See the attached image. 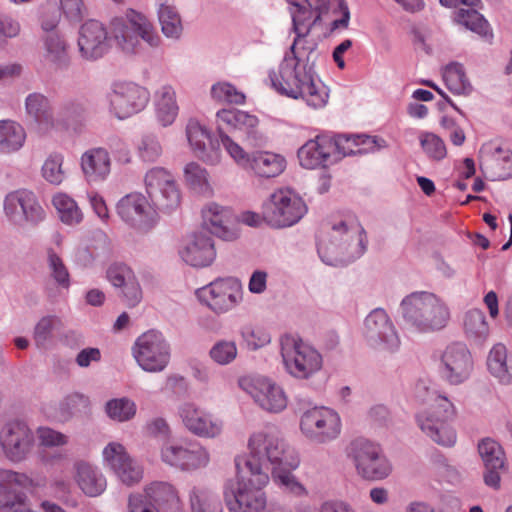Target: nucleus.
I'll return each instance as SVG.
<instances>
[{"label": "nucleus", "instance_id": "f257e3e1", "mask_svg": "<svg viewBox=\"0 0 512 512\" xmlns=\"http://www.w3.org/2000/svg\"><path fill=\"white\" fill-rule=\"evenodd\" d=\"M296 37L277 69L268 73L270 86L280 95L301 100L311 109L324 108L329 88L314 70L316 43L308 38L310 29L327 15L330 0H286Z\"/></svg>", "mask_w": 512, "mask_h": 512}, {"label": "nucleus", "instance_id": "f03ea898", "mask_svg": "<svg viewBox=\"0 0 512 512\" xmlns=\"http://www.w3.org/2000/svg\"><path fill=\"white\" fill-rule=\"evenodd\" d=\"M148 197L131 192L116 203V213L129 227L148 231L158 221V210L172 212L181 203V192L173 174L163 167H152L144 175Z\"/></svg>", "mask_w": 512, "mask_h": 512}, {"label": "nucleus", "instance_id": "7ed1b4c3", "mask_svg": "<svg viewBox=\"0 0 512 512\" xmlns=\"http://www.w3.org/2000/svg\"><path fill=\"white\" fill-rule=\"evenodd\" d=\"M367 249L366 232L355 215L334 218L320 234L317 252L327 265H345L360 258Z\"/></svg>", "mask_w": 512, "mask_h": 512}, {"label": "nucleus", "instance_id": "20e7f679", "mask_svg": "<svg viewBox=\"0 0 512 512\" xmlns=\"http://www.w3.org/2000/svg\"><path fill=\"white\" fill-rule=\"evenodd\" d=\"M414 396L420 403L427 405L415 416L421 432L437 445L453 447L457 441V432L453 426L457 415L454 403L432 389L426 381L416 383Z\"/></svg>", "mask_w": 512, "mask_h": 512}, {"label": "nucleus", "instance_id": "39448f33", "mask_svg": "<svg viewBox=\"0 0 512 512\" xmlns=\"http://www.w3.org/2000/svg\"><path fill=\"white\" fill-rule=\"evenodd\" d=\"M247 447L249 453L235 459L236 471L242 475L252 474L254 468L269 475V465L272 469L278 465L290 469L299 466V458L275 427L267 426L252 432Z\"/></svg>", "mask_w": 512, "mask_h": 512}, {"label": "nucleus", "instance_id": "423d86ee", "mask_svg": "<svg viewBox=\"0 0 512 512\" xmlns=\"http://www.w3.org/2000/svg\"><path fill=\"white\" fill-rule=\"evenodd\" d=\"M399 313L407 329L420 335L441 332L452 319L447 300L429 290H416L405 295L399 303Z\"/></svg>", "mask_w": 512, "mask_h": 512}, {"label": "nucleus", "instance_id": "0eeeda50", "mask_svg": "<svg viewBox=\"0 0 512 512\" xmlns=\"http://www.w3.org/2000/svg\"><path fill=\"white\" fill-rule=\"evenodd\" d=\"M109 31L116 46L126 54L137 53L141 49V41L153 48L158 47L161 41L148 16L134 9L113 17Z\"/></svg>", "mask_w": 512, "mask_h": 512}, {"label": "nucleus", "instance_id": "6e6552de", "mask_svg": "<svg viewBox=\"0 0 512 512\" xmlns=\"http://www.w3.org/2000/svg\"><path fill=\"white\" fill-rule=\"evenodd\" d=\"M146 497L160 512H182L183 501L170 482L153 481L144 486ZM190 512H222L218 497L211 491L193 487L189 492Z\"/></svg>", "mask_w": 512, "mask_h": 512}, {"label": "nucleus", "instance_id": "1a4fd4ad", "mask_svg": "<svg viewBox=\"0 0 512 512\" xmlns=\"http://www.w3.org/2000/svg\"><path fill=\"white\" fill-rule=\"evenodd\" d=\"M284 371L295 380H309L322 371L324 359L311 343L294 333H284L278 339Z\"/></svg>", "mask_w": 512, "mask_h": 512}, {"label": "nucleus", "instance_id": "9d476101", "mask_svg": "<svg viewBox=\"0 0 512 512\" xmlns=\"http://www.w3.org/2000/svg\"><path fill=\"white\" fill-rule=\"evenodd\" d=\"M252 474L229 479L224 486V500L229 512H263L267 506L263 488L269 483V475L254 468Z\"/></svg>", "mask_w": 512, "mask_h": 512}, {"label": "nucleus", "instance_id": "9b49d317", "mask_svg": "<svg viewBox=\"0 0 512 512\" xmlns=\"http://www.w3.org/2000/svg\"><path fill=\"white\" fill-rule=\"evenodd\" d=\"M25 111L32 121L33 129L41 136H48L67 130V119L81 116L83 106L78 102L69 101L55 115L48 97L34 92L25 99Z\"/></svg>", "mask_w": 512, "mask_h": 512}, {"label": "nucleus", "instance_id": "f8f14e48", "mask_svg": "<svg viewBox=\"0 0 512 512\" xmlns=\"http://www.w3.org/2000/svg\"><path fill=\"white\" fill-rule=\"evenodd\" d=\"M220 143L236 166L251 172L258 178L278 177L287 167L284 155L269 150L249 152L225 133L220 134Z\"/></svg>", "mask_w": 512, "mask_h": 512}, {"label": "nucleus", "instance_id": "ddd939ff", "mask_svg": "<svg viewBox=\"0 0 512 512\" xmlns=\"http://www.w3.org/2000/svg\"><path fill=\"white\" fill-rule=\"evenodd\" d=\"M347 457L356 475L366 481H382L393 471L392 463L380 444L366 438L354 439L347 447Z\"/></svg>", "mask_w": 512, "mask_h": 512}, {"label": "nucleus", "instance_id": "4468645a", "mask_svg": "<svg viewBox=\"0 0 512 512\" xmlns=\"http://www.w3.org/2000/svg\"><path fill=\"white\" fill-rule=\"evenodd\" d=\"M304 199L288 187L275 189L263 202L264 223L273 229L289 228L307 214Z\"/></svg>", "mask_w": 512, "mask_h": 512}, {"label": "nucleus", "instance_id": "2eb2a0df", "mask_svg": "<svg viewBox=\"0 0 512 512\" xmlns=\"http://www.w3.org/2000/svg\"><path fill=\"white\" fill-rule=\"evenodd\" d=\"M238 386L265 414L279 415L288 408V393L279 382L269 376L245 375L238 379Z\"/></svg>", "mask_w": 512, "mask_h": 512}, {"label": "nucleus", "instance_id": "dca6fc26", "mask_svg": "<svg viewBox=\"0 0 512 512\" xmlns=\"http://www.w3.org/2000/svg\"><path fill=\"white\" fill-rule=\"evenodd\" d=\"M159 457L162 463L181 472H195L210 463L208 448L189 437L164 441L159 448Z\"/></svg>", "mask_w": 512, "mask_h": 512}, {"label": "nucleus", "instance_id": "f3484780", "mask_svg": "<svg viewBox=\"0 0 512 512\" xmlns=\"http://www.w3.org/2000/svg\"><path fill=\"white\" fill-rule=\"evenodd\" d=\"M342 418L338 411L327 406H315L305 410L299 419L301 434L315 444H328L342 433Z\"/></svg>", "mask_w": 512, "mask_h": 512}, {"label": "nucleus", "instance_id": "a211bd4d", "mask_svg": "<svg viewBox=\"0 0 512 512\" xmlns=\"http://www.w3.org/2000/svg\"><path fill=\"white\" fill-rule=\"evenodd\" d=\"M241 282L233 277H222L196 289L198 302L216 315L235 310L243 301Z\"/></svg>", "mask_w": 512, "mask_h": 512}, {"label": "nucleus", "instance_id": "6ab92c4d", "mask_svg": "<svg viewBox=\"0 0 512 512\" xmlns=\"http://www.w3.org/2000/svg\"><path fill=\"white\" fill-rule=\"evenodd\" d=\"M108 111L117 119H128L143 111L149 101L147 88L131 81H114L106 92Z\"/></svg>", "mask_w": 512, "mask_h": 512}, {"label": "nucleus", "instance_id": "aec40b11", "mask_svg": "<svg viewBox=\"0 0 512 512\" xmlns=\"http://www.w3.org/2000/svg\"><path fill=\"white\" fill-rule=\"evenodd\" d=\"M132 356L143 371L160 373L170 363L171 347L160 331L152 329L137 337L132 346Z\"/></svg>", "mask_w": 512, "mask_h": 512}, {"label": "nucleus", "instance_id": "412c9836", "mask_svg": "<svg viewBox=\"0 0 512 512\" xmlns=\"http://www.w3.org/2000/svg\"><path fill=\"white\" fill-rule=\"evenodd\" d=\"M362 335L373 350L394 354L400 350L401 338L388 312L383 308L371 310L363 321Z\"/></svg>", "mask_w": 512, "mask_h": 512}, {"label": "nucleus", "instance_id": "4be33fe9", "mask_svg": "<svg viewBox=\"0 0 512 512\" xmlns=\"http://www.w3.org/2000/svg\"><path fill=\"white\" fill-rule=\"evenodd\" d=\"M6 220L17 230L35 226L46 218V212L34 192L16 189L6 194L3 200Z\"/></svg>", "mask_w": 512, "mask_h": 512}, {"label": "nucleus", "instance_id": "5701e85b", "mask_svg": "<svg viewBox=\"0 0 512 512\" xmlns=\"http://www.w3.org/2000/svg\"><path fill=\"white\" fill-rule=\"evenodd\" d=\"M35 447V434L23 421L9 420L0 427V452L10 463L26 461Z\"/></svg>", "mask_w": 512, "mask_h": 512}, {"label": "nucleus", "instance_id": "b1692460", "mask_svg": "<svg viewBox=\"0 0 512 512\" xmlns=\"http://www.w3.org/2000/svg\"><path fill=\"white\" fill-rule=\"evenodd\" d=\"M439 373L451 385L466 382L474 368V361L467 345L462 342L448 344L440 353Z\"/></svg>", "mask_w": 512, "mask_h": 512}, {"label": "nucleus", "instance_id": "393cba45", "mask_svg": "<svg viewBox=\"0 0 512 512\" xmlns=\"http://www.w3.org/2000/svg\"><path fill=\"white\" fill-rule=\"evenodd\" d=\"M112 43L109 28L100 21L90 19L79 27L77 48L82 59L93 61L102 58L109 52Z\"/></svg>", "mask_w": 512, "mask_h": 512}, {"label": "nucleus", "instance_id": "a878e982", "mask_svg": "<svg viewBox=\"0 0 512 512\" xmlns=\"http://www.w3.org/2000/svg\"><path fill=\"white\" fill-rule=\"evenodd\" d=\"M479 166L484 177L501 181L512 177V149L495 141L482 144L479 150Z\"/></svg>", "mask_w": 512, "mask_h": 512}, {"label": "nucleus", "instance_id": "bb28decb", "mask_svg": "<svg viewBox=\"0 0 512 512\" xmlns=\"http://www.w3.org/2000/svg\"><path fill=\"white\" fill-rule=\"evenodd\" d=\"M185 136L190 150L204 163L218 165L222 154L219 148L221 143L213 142L211 130L195 118L187 121Z\"/></svg>", "mask_w": 512, "mask_h": 512}, {"label": "nucleus", "instance_id": "cd10ccee", "mask_svg": "<svg viewBox=\"0 0 512 512\" xmlns=\"http://www.w3.org/2000/svg\"><path fill=\"white\" fill-rule=\"evenodd\" d=\"M179 258L186 265L203 269L211 266L217 256L213 239L205 233H193L181 242Z\"/></svg>", "mask_w": 512, "mask_h": 512}, {"label": "nucleus", "instance_id": "c85d7f7f", "mask_svg": "<svg viewBox=\"0 0 512 512\" xmlns=\"http://www.w3.org/2000/svg\"><path fill=\"white\" fill-rule=\"evenodd\" d=\"M203 224L218 238L232 241L238 238L237 217L233 211L217 203H210L202 211Z\"/></svg>", "mask_w": 512, "mask_h": 512}, {"label": "nucleus", "instance_id": "c756f323", "mask_svg": "<svg viewBox=\"0 0 512 512\" xmlns=\"http://www.w3.org/2000/svg\"><path fill=\"white\" fill-rule=\"evenodd\" d=\"M72 477L78 489L87 497H99L107 489L108 483L105 474L90 461L75 460L72 465Z\"/></svg>", "mask_w": 512, "mask_h": 512}, {"label": "nucleus", "instance_id": "7c9ffc66", "mask_svg": "<svg viewBox=\"0 0 512 512\" xmlns=\"http://www.w3.org/2000/svg\"><path fill=\"white\" fill-rule=\"evenodd\" d=\"M35 487L34 480L26 473L12 469L0 468V510L6 511L26 500L24 492L17 488L28 489Z\"/></svg>", "mask_w": 512, "mask_h": 512}, {"label": "nucleus", "instance_id": "2f4dec72", "mask_svg": "<svg viewBox=\"0 0 512 512\" xmlns=\"http://www.w3.org/2000/svg\"><path fill=\"white\" fill-rule=\"evenodd\" d=\"M330 135H317L307 140L297 150V159L304 169L326 168L334 163Z\"/></svg>", "mask_w": 512, "mask_h": 512}, {"label": "nucleus", "instance_id": "473e14b6", "mask_svg": "<svg viewBox=\"0 0 512 512\" xmlns=\"http://www.w3.org/2000/svg\"><path fill=\"white\" fill-rule=\"evenodd\" d=\"M79 166L86 182H104L111 174V155L104 147L89 148L81 154Z\"/></svg>", "mask_w": 512, "mask_h": 512}, {"label": "nucleus", "instance_id": "72a5a7b5", "mask_svg": "<svg viewBox=\"0 0 512 512\" xmlns=\"http://www.w3.org/2000/svg\"><path fill=\"white\" fill-rule=\"evenodd\" d=\"M153 108L155 120L160 127L167 128L176 122L180 107L176 90L171 84H164L155 91Z\"/></svg>", "mask_w": 512, "mask_h": 512}, {"label": "nucleus", "instance_id": "f704fd0d", "mask_svg": "<svg viewBox=\"0 0 512 512\" xmlns=\"http://www.w3.org/2000/svg\"><path fill=\"white\" fill-rule=\"evenodd\" d=\"M216 124L219 138L221 133L229 135L227 131H241L250 135L258 126L259 119L247 111L225 108L216 113Z\"/></svg>", "mask_w": 512, "mask_h": 512}, {"label": "nucleus", "instance_id": "c9c22d12", "mask_svg": "<svg viewBox=\"0 0 512 512\" xmlns=\"http://www.w3.org/2000/svg\"><path fill=\"white\" fill-rule=\"evenodd\" d=\"M486 368L499 383H512V355L505 344L498 342L492 345L487 353Z\"/></svg>", "mask_w": 512, "mask_h": 512}, {"label": "nucleus", "instance_id": "e433bc0d", "mask_svg": "<svg viewBox=\"0 0 512 512\" xmlns=\"http://www.w3.org/2000/svg\"><path fill=\"white\" fill-rule=\"evenodd\" d=\"M42 57L45 62L63 68L70 63L69 43L59 32L45 33L41 38Z\"/></svg>", "mask_w": 512, "mask_h": 512}, {"label": "nucleus", "instance_id": "4c0bfd02", "mask_svg": "<svg viewBox=\"0 0 512 512\" xmlns=\"http://www.w3.org/2000/svg\"><path fill=\"white\" fill-rule=\"evenodd\" d=\"M462 329L465 337L477 345H483L491 334L487 317L480 308H471L464 312Z\"/></svg>", "mask_w": 512, "mask_h": 512}, {"label": "nucleus", "instance_id": "58836bf2", "mask_svg": "<svg viewBox=\"0 0 512 512\" xmlns=\"http://www.w3.org/2000/svg\"><path fill=\"white\" fill-rule=\"evenodd\" d=\"M157 17L162 34L174 41L181 39L184 31L179 12L170 0H157Z\"/></svg>", "mask_w": 512, "mask_h": 512}, {"label": "nucleus", "instance_id": "ea45409f", "mask_svg": "<svg viewBox=\"0 0 512 512\" xmlns=\"http://www.w3.org/2000/svg\"><path fill=\"white\" fill-rule=\"evenodd\" d=\"M24 127L14 120H0V154L18 152L25 144Z\"/></svg>", "mask_w": 512, "mask_h": 512}, {"label": "nucleus", "instance_id": "a19ab883", "mask_svg": "<svg viewBox=\"0 0 512 512\" xmlns=\"http://www.w3.org/2000/svg\"><path fill=\"white\" fill-rule=\"evenodd\" d=\"M52 205L59 220L67 226H77L82 223L84 214L73 197L65 192H57L52 197Z\"/></svg>", "mask_w": 512, "mask_h": 512}, {"label": "nucleus", "instance_id": "79ce46f5", "mask_svg": "<svg viewBox=\"0 0 512 512\" xmlns=\"http://www.w3.org/2000/svg\"><path fill=\"white\" fill-rule=\"evenodd\" d=\"M183 181L193 192L210 195L212 185L208 170L196 161H189L183 166Z\"/></svg>", "mask_w": 512, "mask_h": 512}, {"label": "nucleus", "instance_id": "37998d69", "mask_svg": "<svg viewBox=\"0 0 512 512\" xmlns=\"http://www.w3.org/2000/svg\"><path fill=\"white\" fill-rule=\"evenodd\" d=\"M442 79L447 89L455 95H469L473 87L463 64L450 62L442 68Z\"/></svg>", "mask_w": 512, "mask_h": 512}, {"label": "nucleus", "instance_id": "c03bdc74", "mask_svg": "<svg viewBox=\"0 0 512 512\" xmlns=\"http://www.w3.org/2000/svg\"><path fill=\"white\" fill-rule=\"evenodd\" d=\"M104 411L106 416L115 423H126L132 421L137 414V404L129 397H118L108 400L105 403Z\"/></svg>", "mask_w": 512, "mask_h": 512}, {"label": "nucleus", "instance_id": "a18cd8bd", "mask_svg": "<svg viewBox=\"0 0 512 512\" xmlns=\"http://www.w3.org/2000/svg\"><path fill=\"white\" fill-rule=\"evenodd\" d=\"M64 155L60 152H52L46 156L41 166V176L51 185H61L67 175L63 167Z\"/></svg>", "mask_w": 512, "mask_h": 512}, {"label": "nucleus", "instance_id": "49530a36", "mask_svg": "<svg viewBox=\"0 0 512 512\" xmlns=\"http://www.w3.org/2000/svg\"><path fill=\"white\" fill-rule=\"evenodd\" d=\"M292 470L285 465H278L272 469L274 482L286 492L296 496L304 497L308 495L305 486L292 474Z\"/></svg>", "mask_w": 512, "mask_h": 512}, {"label": "nucleus", "instance_id": "de8ad7c7", "mask_svg": "<svg viewBox=\"0 0 512 512\" xmlns=\"http://www.w3.org/2000/svg\"><path fill=\"white\" fill-rule=\"evenodd\" d=\"M224 428L223 419L206 409L191 434L203 439H216L222 436Z\"/></svg>", "mask_w": 512, "mask_h": 512}, {"label": "nucleus", "instance_id": "09e8293b", "mask_svg": "<svg viewBox=\"0 0 512 512\" xmlns=\"http://www.w3.org/2000/svg\"><path fill=\"white\" fill-rule=\"evenodd\" d=\"M61 321L54 316H46L39 320L34 329V342L39 349L47 350L53 346V332L60 326Z\"/></svg>", "mask_w": 512, "mask_h": 512}, {"label": "nucleus", "instance_id": "8fccbe9b", "mask_svg": "<svg viewBox=\"0 0 512 512\" xmlns=\"http://www.w3.org/2000/svg\"><path fill=\"white\" fill-rule=\"evenodd\" d=\"M112 474L124 485L134 486L141 482L144 477L142 464L132 455L120 464Z\"/></svg>", "mask_w": 512, "mask_h": 512}, {"label": "nucleus", "instance_id": "3c124183", "mask_svg": "<svg viewBox=\"0 0 512 512\" xmlns=\"http://www.w3.org/2000/svg\"><path fill=\"white\" fill-rule=\"evenodd\" d=\"M330 144L335 164L344 157L359 154L358 134L330 136Z\"/></svg>", "mask_w": 512, "mask_h": 512}, {"label": "nucleus", "instance_id": "603ef678", "mask_svg": "<svg viewBox=\"0 0 512 512\" xmlns=\"http://www.w3.org/2000/svg\"><path fill=\"white\" fill-rule=\"evenodd\" d=\"M475 8H460L454 13V20L477 34L485 35L488 32V23Z\"/></svg>", "mask_w": 512, "mask_h": 512}, {"label": "nucleus", "instance_id": "864d4df0", "mask_svg": "<svg viewBox=\"0 0 512 512\" xmlns=\"http://www.w3.org/2000/svg\"><path fill=\"white\" fill-rule=\"evenodd\" d=\"M130 456L126 446L118 440L109 441L101 451L102 464L111 472Z\"/></svg>", "mask_w": 512, "mask_h": 512}, {"label": "nucleus", "instance_id": "5fc2aeb1", "mask_svg": "<svg viewBox=\"0 0 512 512\" xmlns=\"http://www.w3.org/2000/svg\"><path fill=\"white\" fill-rule=\"evenodd\" d=\"M210 359L220 366L233 363L238 356V347L234 340L219 339L210 348Z\"/></svg>", "mask_w": 512, "mask_h": 512}, {"label": "nucleus", "instance_id": "6e6d98bb", "mask_svg": "<svg viewBox=\"0 0 512 512\" xmlns=\"http://www.w3.org/2000/svg\"><path fill=\"white\" fill-rule=\"evenodd\" d=\"M136 152L138 158L145 163L157 162L162 154V144L155 134L143 135L136 145Z\"/></svg>", "mask_w": 512, "mask_h": 512}, {"label": "nucleus", "instance_id": "4d7b16f0", "mask_svg": "<svg viewBox=\"0 0 512 512\" xmlns=\"http://www.w3.org/2000/svg\"><path fill=\"white\" fill-rule=\"evenodd\" d=\"M478 453L483 466H506V456L502 446L491 438H484L478 443Z\"/></svg>", "mask_w": 512, "mask_h": 512}, {"label": "nucleus", "instance_id": "13d9d810", "mask_svg": "<svg viewBox=\"0 0 512 512\" xmlns=\"http://www.w3.org/2000/svg\"><path fill=\"white\" fill-rule=\"evenodd\" d=\"M240 336L247 348L251 351L259 350L272 341L271 333L259 326L245 325L240 329Z\"/></svg>", "mask_w": 512, "mask_h": 512}, {"label": "nucleus", "instance_id": "bf43d9fd", "mask_svg": "<svg viewBox=\"0 0 512 512\" xmlns=\"http://www.w3.org/2000/svg\"><path fill=\"white\" fill-rule=\"evenodd\" d=\"M211 97L219 103L242 105L245 103V94L233 84L219 81L211 86Z\"/></svg>", "mask_w": 512, "mask_h": 512}, {"label": "nucleus", "instance_id": "052dcab7", "mask_svg": "<svg viewBox=\"0 0 512 512\" xmlns=\"http://www.w3.org/2000/svg\"><path fill=\"white\" fill-rule=\"evenodd\" d=\"M47 265L50 276L56 284L64 290H68L71 284L70 274L62 258L53 249L47 250Z\"/></svg>", "mask_w": 512, "mask_h": 512}, {"label": "nucleus", "instance_id": "680f3d73", "mask_svg": "<svg viewBox=\"0 0 512 512\" xmlns=\"http://www.w3.org/2000/svg\"><path fill=\"white\" fill-rule=\"evenodd\" d=\"M420 145L426 156L441 161L447 156L446 144L441 137L432 132L423 131L419 135Z\"/></svg>", "mask_w": 512, "mask_h": 512}, {"label": "nucleus", "instance_id": "e2e57ef3", "mask_svg": "<svg viewBox=\"0 0 512 512\" xmlns=\"http://www.w3.org/2000/svg\"><path fill=\"white\" fill-rule=\"evenodd\" d=\"M205 411V408L194 401H183L177 406V417L183 427L191 433Z\"/></svg>", "mask_w": 512, "mask_h": 512}, {"label": "nucleus", "instance_id": "0e129e2a", "mask_svg": "<svg viewBox=\"0 0 512 512\" xmlns=\"http://www.w3.org/2000/svg\"><path fill=\"white\" fill-rule=\"evenodd\" d=\"M334 19L330 23V32H341L346 30L350 24V10L345 0H330V8Z\"/></svg>", "mask_w": 512, "mask_h": 512}, {"label": "nucleus", "instance_id": "69168bd1", "mask_svg": "<svg viewBox=\"0 0 512 512\" xmlns=\"http://www.w3.org/2000/svg\"><path fill=\"white\" fill-rule=\"evenodd\" d=\"M297 512H357L350 503L344 500H326L319 506L301 503Z\"/></svg>", "mask_w": 512, "mask_h": 512}, {"label": "nucleus", "instance_id": "338daca9", "mask_svg": "<svg viewBox=\"0 0 512 512\" xmlns=\"http://www.w3.org/2000/svg\"><path fill=\"white\" fill-rule=\"evenodd\" d=\"M39 444L46 448L62 447L67 445L68 436L47 426H40L34 432Z\"/></svg>", "mask_w": 512, "mask_h": 512}, {"label": "nucleus", "instance_id": "774afa93", "mask_svg": "<svg viewBox=\"0 0 512 512\" xmlns=\"http://www.w3.org/2000/svg\"><path fill=\"white\" fill-rule=\"evenodd\" d=\"M133 276L135 274L132 269L123 263L111 264L106 272L108 281L116 288H122Z\"/></svg>", "mask_w": 512, "mask_h": 512}]
</instances>
